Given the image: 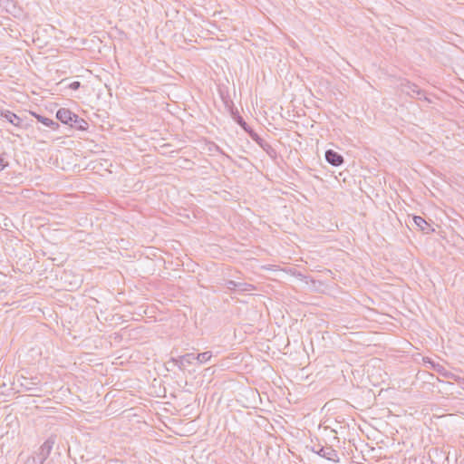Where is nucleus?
<instances>
[{
  "instance_id": "nucleus-1",
  "label": "nucleus",
  "mask_w": 464,
  "mask_h": 464,
  "mask_svg": "<svg viewBox=\"0 0 464 464\" xmlns=\"http://www.w3.org/2000/svg\"><path fill=\"white\" fill-rule=\"evenodd\" d=\"M54 444V440L53 438L47 439L38 449V450L35 452V454L41 459L42 460L45 461V459L49 457L53 446Z\"/></svg>"
},
{
  "instance_id": "nucleus-2",
  "label": "nucleus",
  "mask_w": 464,
  "mask_h": 464,
  "mask_svg": "<svg viewBox=\"0 0 464 464\" xmlns=\"http://www.w3.org/2000/svg\"><path fill=\"white\" fill-rule=\"evenodd\" d=\"M319 450L320 452L318 453V455L320 457L324 458L327 460L339 462L338 453L332 446H323V448H320Z\"/></svg>"
},
{
  "instance_id": "nucleus-3",
  "label": "nucleus",
  "mask_w": 464,
  "mask_h": 464,
  "mask_svg": "<svg viewBox=\"0 0 464 464\" xmlns=\"http://www.w3.org/2000/svg\"><path fill=\"white\" fill-rule=\"evenodd\" d=\"M56 118L63 123L71 125L72 119L75 118V113L68 109L61 108L56 112Z\"/></svg>"
},
{
  "instance_id": "nucleus-4",
  "label": "nucleus",
  "mask_w": 464,
  "mask_h": 464,
  "mask_svg": "<svg viewBox=\"0 0 464 464\" xmlns=\"http://www.w3.org/2000/svg\"><path fill=\"white\" fill-rule=\"evenodd\" d=\"M325 160L329 164L334 167H338L343 162V156L333 150L325 151Z\"/></svg>"
},
{
  "instance_id": "nucleus-5",
  "label": "nucleus",
  "mask_w": 464,
  "mask_h": 464,
  "mask_svg": "<svg viewBox=\"0 0 464 464\" xmlns=\"http://www.w3.org/2000/svg\"><path fill=\"white\" fill-rule=\"evenodd\" d=\"M195 361L194 353H186L176 360V364L181 370H184L187 365L193 363Z\"/></svg>"
},
{
  "instance_id": "nucleus-6",
  "label": "nucleus",
  "mask_w": 464,
  "mask_h": 464,
  "mask_svg": "<svg viewBox=\"0 0 464 464\" xmlns=\"http://www.w3.org/2000/svg\"><path fill=\"white\" fill-rule=\"evenodd\" d=\"M401 91L411 96L419 97L421 95L420 89L416 84L411 83L409 82L401 85Z\"/></svg>"
},
{
  "instance_id": "nucleus-7",
  "label": "nucleus",
  "mask_w": 464,
  "mask_h": 464,
  "mask_svg": "<svg viewBox=\"0 0 464 464\" xmlns=\"http://www.w3.org/2000/svg\"><path fill=\"white\" fill-rule=\"evenodd\" d=\"M1 116L14 126L19 127L22 123V119L20 117H18L15 113H14L10 111H7V110L2 111Z\"/></svg>"
},
{
  "instance_id": "nucleus-8",
  "label": "nucleus",
  "mask_w": 464,
  "mask_h": 464,
  "mask_svg": "<svg viewBox=\"0 0 464 464\" xmlns=\"http://www.w3.org/2000/svg\"><path fill=\"white\" fill-rule=\"evenodd\" d=\"M70 126L75 128L76 130H85L88 129L89 124L85 120L75 114V118L72 119V122Z\"/></svg>"
},
{
  "instance_id": "nucleus-9",
  "label": "nucleus",
  "mask_w": 464,
  "mask_h": 464,
  "mask_svg": "<svg viewBox=\"0 0 464 464\" xmlns=\"http://www.w3.org/2000/svg\"><path fill=\"white\" fill-rule=\"evenodd\" d=\"M413 221H414V224L420 227V229L423 232H426V233H429V231L430 230V226L427 223V221L420 217V216H415L413 218Z\"/></svg>"
},
{
  "instance_id": "nucleus-10",
  "label": "nucleus",
  "mask_w": 464,
  "mask_h": 464,
  "mask_svg": "<svg viewBox=\"0 0 464 464\" xmlns=\"http://www.w3.org/2000/svg\"><path fill=\"white\" fill-rule=\"evenodd\" d=\"M35 118L38 121L42 122L44 125L52 128L53 130H55L58 128L59 124L55 121H53L52 119L44 117L42 115L34 114Z\"/></svg>"
},
{
  "instance_id": "nucleus-11",
  "label": "nucleus",
  "mask_w": 464,
  "mask_h": 464,
  "mask_svg": "<svg viewBox=\"0 0 464 464\" xmlns=\"http://www.w3.org/2000/svg\"><path fill=\"white\" fill-rule=\"evenodd\" d=\"M211 357L212 353L208 351L195 355V361H197L198 363H205L208 362L211 359Z\"/></svg>"
},
{
  "instance_id": "nucleus-12",
  "label": "nucleus",
  "mask_w": 464,
  "mask_h": 464,
  "mask_svg": "<svg viewBox=\"0 0 464 464\" xmlns=\"http://www.w3.org/2000/svg\"><path fill=\"white\" fill-rule=\"evenodd\" d=\"M254 289H255V286L251 284L241 283V282L238 283V288H237L238 291L248 292V291H252Z\"/></svg>"
},
{
  "instance_id": "nucleus-13",
  "label": "nucleus",
  "mask_w": 464,
  "mask_h": 464,
  "mask_svg": "<svg viewBox=\"0 0 464 464\" xmlns=\"http://www.w3.org/2000/svg\"><path fill=\"white\" fill-rule=\"evenodd\" d=\"M238 283L239 282H236V281H233V280H229L227 282V288L229 289V290H237L238 288Z\"/></svg>"
},
{
  "instance_id": "nucleus-14",
  "label": "nucleus",
  "mask_w": 464,
  "mask_h": 464,
  "mask_svg": "<svg viewBox=\"0 0 464 464\" xmlns=\"http://www.w3.org/2000/svg\"><path fill=\"white\" fill-rule=\"evenodd\" d=\"M432 367H433V369H434L435 371H437L439 373H440V374H442V375H446V374H447L446 369H445L442 365H440V364H439V363H437V364L433 363V364H432Z\"/></svg>"
},
{
  "instance_id": "nucleus-15",
  "label": "nucleus",
  "mask_w": 464,
  "mask_h": 464,
  "mask_svg": "<svg viewBox=\"0 0 464 464\" xmlns=\"http://www.w3.org/2000/svg\"><path fill=\"white\" fill-rule=\"evenodd\" d=\"M7 166H8V163L6 161H5L4 155L0 154V171H2Z\"/></svg>"
},
{
  "instance_id": "nucleus-16",
  "label": "nucleus",
  "mask_w": 464,
  "mask_h": 464,
  "mask_svg": "<svg viewBox=\"0 0 464 464\" xmlns=\"http://www.w3.org/2000/svg\"><path fill=\"white\" fill-rule=\"evenodd\" d=\"M323 446H324V445H321V444H319V443H318V444H314V445L311 446L310 448H311V450H312L314 453H315V454H317V455H318V453L320 452V450H319V449H320V448H323Z\"/></svg>"
},
{
  "instance_id": "nucleus-17",
  "label": "nucleus",
  "mask_w": 464,
  "mask_h": 464,
  "mask_svg": "<svg viewBox=\"0 0 464 464\" xmlns=\"http://www.w3.org/2000/svg\"><path fill=\"white\" fill-rule=\"evenodd\" d=\"M80 86H81L80 82H72V83L69 85V87H70L72 90H74V91H75V90H78V89L80 88Z\"/></svg>"
},
{
  "instance_id": "nucleus-18",
  "label": "nucleus",
  "mask_w": 464,
  "mask_h": 464,
  "mask_svg": "<svg viewBox=\"0 0 464 464\" xmlns=\"http://www.w3.org/2000/svg\"><path fill=\"white\" fill-rule=\"evenodd\" d=\"M24 464H37V463L34 461V459L33 458V456H30L25 459Z\"/></svg>"
},
{
  "instance_id": "nucleus-19",
  "label": "nucleus",
  "mask_w": 464,
  "mask_h": 464,
  "mask_svg": "<svg viewBox=\"0 0 464 464\" xmlns=\"http://www.w3.org/2000/svg\"><path fill=\"white\" fill-rule=\"evenodd\" d=\"M33 458L34 459V461L37 463V464H44V460H42L41 459H39V457L34 453V455H33Z\"/></svg>"
},
{
  "instance_id": "nucleus-20",
  "label": "nucleus",
  "mask_w": 464,
  "mask_h": 464,
  "mask_svg": "<svg viewBox=\"0 0 464 464\" xmlns=\"http://www.w3.org/2000/svg\"><path fill=\"white\" fill-rule=\"evenodd\" d=\"M79 282H81V280H80V279H79V280H76V281L74 282V284H72V283H71L70 285H72V288H73V287L77 286V285L79 284Z\"/></svg>"
},
{
  "instance_id": "nucleus-21",
  "label": "nucleus",
  "mask_w": 464,
  "mask_h": 464,
  "mask_svg": "<svg viewBox=\"0 0 464 464\" xmlns=\"http://www.w3.org/2000/svg\"><path fill=\"white\" fill-rule=\"evenodd\" d=\"M241 125L243 126V128H244L245 130H246V123H245V122H244V123H241Z\"/></svg>"
}]
</instances>
